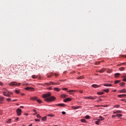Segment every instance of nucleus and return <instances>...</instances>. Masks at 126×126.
<instances>
[{"label":"nucleus","instance_id":"18","mask_svg":"<svg viewBox=\"0 0 126 126\" xmlns=\"http://www.w3.org/2000/svg\"><path fill=\"white\" fill-rule=\"evenodd\" d=\"M99 72H100V73H102L103 72H104V71H105V68H102L101 69H100V70L98 71Z\"/></svg>","mask_w":126,"mask_h":126},{"label":"nucleus","instance_id":"56","mask_svg":"<svg viewBox=\"0 0 126 126\" xmlns=\"http://www.w3.org/2000/svg\"><path fill=\"white\" fill-rule=\"evenodd\" d=\"M33 111L34 112V113H36V110L33 109Z\"/></svg>","mask_w":126,"mask_h":126},{"label":"nucleus","instance_id":"39","mask_svg":"<svg viewBox=\"0 0 126 126\" xmlns=\"http://www.w3.org/2000/svg\"><path fill=\"white\" fill-rule=\"evenodd\" d=\"M99 122V121L98 120L97 121H96V122H95V124L96 125H99V124H100V122Z\"/></svg>","mask_w":126,"mask_h":126},{"label":"nucleus","instance_id":"61","mask_svg":"<svg viewBox=\"0 0 126 126\" xmlns=\"http://www.w3.org/2000/svg\"><path fill=\"white\" fill-rule=\"evenodd\" d=\"M33 115H37V112H35V113H34Z\"/></svg>","mask_w":126,"mask_h":126},{"label":"nucleus","instance_id":"34","mask_svg":"<svg viewBox=\"0 0 126 126\" xmlns=\"http://www.w3.org/2000/svg\"><path fill=\"white\" fill-rule=\"evenodd\" d=\"M81 121L82 122V123H86V120H85V119H82L81 120Z\"/></svg>","mask_w":126,"mask_h":126},{"label":"nucleus","instance_id":"16","mask_svg":"<svg viewBox=\"0 0 126 126\" xmlns=\"http://www.w3.org/2000/svg\"><path fill=\"white\" fill-rule=\"evenodd\" d=\"M120 93H126V89H123L119 91Z\"/></svg>","mask_w":126,"mask_h":126},{"label":"nucleus","instance_id":"59","mask_svg":"<svg viewBox=\"0 0 126 126\" xmlns=\"http://www.w3.org/2000/svg\"><path fill=\"white\" fill-rule=\"evenodd\" d=\"M107 72H108V73H111V71H108Z\"/></svg>","mask_w":126,"mask_h":126},{"label":"nucleus","instance_id":"53","mask_svg":"<svg viewBox=\"0 0 126 126\" xmlns=\"http://www.w3.org/2000/svg\"><path fill=\"white\" fill-rule=\"evenodd\" d=\"M47 77H48V78H50V77H52V76L51 75H48Z\"/></svg>","mask_w":126,"mask_h":126},{"label":"nucleus","instance_id":"5","mask_svg":"<svg viewBox=\"0 0 126 126\" xmlns=\"http://www.w3.org/2000/svg\"><path fill=\"white\" fill-rule=\"evenodd\" d=\"M7 91H7L6 89H3V95H4V96H7V95H6V92H7Z\"/></svg>","mask_w":126,"mask_h":126},{"label":"nucleus","instance_id":"22","mask_svg":"<svg viewBox=\"0 0 126 126\" xmlns=\"http://www.w3.org/2000/svg\"><path fill=\"white\" fill-rule=\"evenodd\" d=\"M84 78V77L83 76H81L80 77H78L77 78V79H83Z\"/></svg>","mask_w":126,"mask_h":126},{"label":"nucleus","instance_id":"11","mask_svg":"<svg viewBox=\"0 0 126 126\" xmlns=\"http://www.w3.org/2000/svg\"><path fill=\"white\" fill-rule=\"evenodd\" d=\"M92 87H94V88H98L100 87V86L97 85L96 84H93L92 85Z\"/></svg>","mask_w":126,"mask_h":126},{"label":"nucleus","instance_id":"43","mask_svg":"<svg viewBox=\"0 0 126 126\" xmlns=\"http://www.w3.org/2000/svg\"><path fill=\"white\" fill-rule=\"evenodd\" d=\"M37 118H38V119H41V116H40V115L38 114L36 116Z\"/></svg>","mask_w":126,"mask_h":126},{"label":"nucleus","instance_id":"17","mask_svg":"<svg viewBox=\"0 0 126 126\" xmlns=\"http://www.w3.org/2000/svg\"><path fill=\"white\" fill-rule=\"evenodd\" d=\"M103 85H104V86H106L107 87H112V84H104Z\"/></svg>","mask_w":126,"mask_h":126},{"label":"nucleus","instance_id":"41","mask_svg":"<svg viewBox=\"0 0 126 126\" xmlns=\"http://www.w3.org/2000/svg\"><path fill=\"white\" fill-rule=\"evenodd\" d=\"M8 94H9V97H10V95H12L13 93L12 92H8Z\"/></svg>","mask_w":126,"mask_h":126},{"label":"nucleus","instance_id":"52","mask_svg":"<svg viewBox=\"0 0 126 126\" xmlns=\"http://www.w3.org/2000/svg\"><path fill=\"white\" fill-rule=\"evenodd\" d=\"M48 89L49 90H52V87L48 88Z\"/></svg>","mask_w":126,"mask_h":126},{"label":"nucleus","instance_id":"47","mask_svg":"<svg viewBox=\"0 0 126 126\" xmlns=\"http://www.w3.org/2000/svg\"><path fill=\"white\" fill-rule=\"evenodd\" d=\"M116 117H117V115H112V118H116Z\"/></svg>","mask_w":126,"mask_h":126},{"label":"nucleus","instance_id":"51","mask_svg":"<svg viewBox=\"0 0 126 126\" xmlns=\"http://www.w3.org/2000/svg\"><path fill=\"white\" fill-rule=\"evenodd\" d=\"M18 120H19V118H16V122H17V121H18Z\"/></svg>","mask_w":126,"mask_h":126},{"label":"nucleus","instance_id":"55","mask_svg":"<svg viewBox=\"0 0 126 126\" xmlns=\"http://www.w3.org/2000/svg\"><path fill=\"white\" fill-rule=\"evenodd\" d=\"M126 64V63H122L121 64V65H122L123 64Z\"/></svg>","mask_w":126,"mask_h":126},{"label":"nucleus","instance_id":"21","mask_svg":"<svg viewBox=\"0 0 126 126\" xmlns=\"http://www.w3.org/2000/svg\"><path fill=\"white\" fill-rule=\"evenodd\" d=\"M42 120L43 121L47 120V116H44L42 118Z\"/></svg>","mask_w":126,"mask_h":126},{"label":"nucleus","instance_id":"46","mask_svg":"<svg viewBox=\"0 0 126 126\" xmlns=\"http://www.w3.org/2000/svg\"><path fill=\"white\" fill-rule=\"evenodd\" d=\"M35 122H40V119H35Z\"/></svg>","mask_w":126,"mask_h":126},{"label":"nucleus","instance_id":"54","mask_svg":"<svg viewBox=\"0 0 126 126\" xmlns=\"http://www.w3.org/2000/svg\"><path fill=\"white\" fill-rule=\"evenodd\" d=\"M80 93H83V91L82 90L80 91Z\"/></svg>","mask_w":126,"mask_h":126},{"label":"nucleus","instance_id":"49","mask_svg":"<svg viewBox=\"0 0 126 126\" xmlns=\"http://www.w3.org/2000/svg\"><path fill=\"white\" fill-rule=\"evenodd\" d=\"M123 81H124L125 82H126V78L123 79Z\"/></svg>","mask_w":126,"mask_h":126},{"label":"nucleus","instance_id":"13","mask_svg":"<svg viewBox=\"0 0 126 126\" xmlns=\"http://www.w3.org/2000/svg\"><path fill=\"white\" fill-rule=\"evenodd\" d=\"M122 113V111L121 110H117L116 111H114L113 112V114H121Z\"/></svg>","mask_w":126,"mask_h":126},{"label":"nucleus","instance_id":"57","mask_svg":"<svg viewBox=\"0 0 126 126\" xmlns=\"http://www.w3.org/2000/svg\"><path fill=\"white\" fill-rule=\"evenodd\" d=\"M25 116H28V113L25 114Z\"/></svg>","mask_w":126,"mask_h":126},{"label":"nucleus","instance_id":"4","mask_svg":"<svg viewBox=\"0 0 126 126\" xmlns=\"http://www.w3.org/2000/svg\"><path fill=\"white\" fill-rule=\"evenodd\" d=\"M21 112H22V110L21 109H20V108H18L17 109L16 112L18 116H20L21 115Z\"/></svg>","mask_w":126,"mask_h":126},{"label":"nucleus","instance_id":"7","mask_svg":"<svg viewBox=\"0 0 126 126\" xmlns=\"http://www.w3.org/2000/svg\"><path fill=\"white\" fill-rule=\"evenodd\" d=\"M87 99H90V100H95L96 98L92 96H87Z\"/></svg>","mask_w":126,"mask_h":126},{"label":"nucleus","instance_id":"14","mask_svg":"<svg viewBox=\"0 0 126 126\" xmlns=\"http://www.w3.org/2000/svg\"><path fill=\"white\" fill-rule=\"evenodd\" d=\"M54 90H55V91H56V92H60V91H61V89L58 88H55L54 89Z\"/></svg>","mask_w":126,"mask_h":126},{"label":"nucleus","instance_id":"24","mask_svg":"<svg viewBox=\"0 0 126 126\" xmlns=\"http://www.w3.org/2000/svg\"><path fill=\"white\" fill-rule=\"evenodd\" d=\"M121 74L117 73L115 74V76L116 78L118 77L119 75H120Z\"/></svg>","mask_w":126,"mask_h":126},{"label":"nucleus","instance_id":"40","mask_svg":"<svg viewBox=\"0 0 126 126\" xmlns=\"http://www.w3.org/2000/svg\"><path fill=\"white\" fill-rule=\"evenodd\" d=\"M63 90H65V91H67V90H68V89L66 88H64L62 89Z\"/></svg>","mask_w":126,"mask_h":126},{"label":"nucleus","instance_id":"3","mask_svg":"<svg viewBox=\"0 0 126 126\" xmlns=\"http://www.w3.org/2000/svg\"><path fill=\"white\" fill-rule=\"evenodd\" d=\"M46 85H59L60 84L53 82H49V83H45Z\"/></svg>","mask_w":126,"mask_h":126},{"label":"nucleus","instance_id":"48","mask_svg":"<svg viewBox=\"0 0 126 126\" xmlns=\"http://www.w3.org/2000/svg\"><path fill=\"white\" fill-rule=\"evenodd\" d=\"M62 114H63V115H65V112L63 111Z\"/></svg>","mask_w":126,"mask_h":126},{"label":"nucleus","instance_id":"19","mask_svg":"<svg viewBox=\"0 0 126 126\" xmlns=\"http://www.w3.org/2000/svg\"><path fill=\"white\" fill-rule=\"evenodd\" d=\"M98 121H99V122H100V121H104V118L102 116H99V119H98Z\"/></svg>","mask_w":126,"mask_h":126},{"label":"nucleus","instance_id":"27","mask_svg":"<svg viewBox=\"0 0 126 126\" xmlns=\"http://www.w3.org/2000/svg\"><path fill=\"white\" fill-rule=\"evenodd\" d=\"M7 124H10V123H11V119H10L9 120H8V121L6 122Z\"/></svg>","mask_w":126,"mask_h":126},{"label":"nucleus","instance_id":"60","mask_svg":"<svg viewBox=\"0 0 126 126\" xmlns=\"http://www.w3.org/2000/svg\"><path fill=\"white\" fill-rule=\"evenodd\" d=\"M84 99H87V97H84Z\"/></svg>","mask_w":126,"mask_h":126},{"label":"nucleus","instance_id":"15","mask_svg":"<svg viewBox=\"0 0 126 126\" xmlns=\"http://www.w3.org/2000/svg\"><path fill=\"white\" fill-rule=\"evenodd\" d=\"M66 97H67V95H66L65 94H62L61 95V98H66Z\"/></svg>","mask_w":126,"mask_h":126},{"label":"nucleus","instance_id":"64","mask_svg":"<svg viewBox=\"0 0 126 126\" xmlns=\"http://www.w3.org/2000/svg\"><path fill=\"white\" fill-rule=\"evenodd\" d=\"M55 75H56V76H58V75L57 74H55Z\"/></svg>","mask_w":126,"mask_h":126},{"label":"nucleus","instance_id":"63","mask_svg":"<svg viewBox=\"0 0 126 126\" xmlns=\"http://www.w3.org/2000/svg\"><path fill=\"white\" fill-rule=\"evenodd\" d=\"M99 63H100V62L97 63H96V64H99Z\"/></svg>","mask_w":126,"mask_h":126},{"label":"nucleus","instance_id":"8","mask_svg":"<svg viewBox=\"0 0 126 126\" xmlns=\"http://www.w3.org/2000/svg\"><path fill=\"white\" fill-rule=\"evenodd\" d=\"M79 108H80V106H72V109H73V110H77V109H79Z\"/></svg>","mask_w":126,"mask_h":126},{"label":"nucleus","instance_id":"33","mask_svg":"<svg viewBox=\"0 0 126 126\" xmlns=\"http://www.w3.org/2000/svg\"><path fill=\"white\" fill-rule=\"evenodd\" d=\"M6 95H5L6 97H9V94H8V91L6 92Z\"/></svg>","mask_w":126,"mask_h":126},{"label":"nucleus","instance_id":"38","mask_svg":"<svg viewBox=\"0 0 126 126\" xmlns=\"http://www.w3.org/2000/svg\"><path fill=\"white\" fill-rule=\"evenodd\" d=\"M6 101H7L8 102H10V101H11V98H6Z\"/></svg>","mask_w":126,"mask_h":126},{"label":"nucleus","instance_id":"9","mask_svg":"<svg viewBox=\"0 0 126 126\" xmlns=\"http://www.w3.org/2000/svg\"><path fill=\"white\" fill-rule=\"evenodd\" d=\"M57 106H58V107H64L65 105H64V104H63V103H60V104H57Z\"/></svg>","mask_w":126,"mask_h":126},{"label":"nucleus","instance_id":"42","mask_svg":"<svg viewBox=\"0 0 126 126\" xmlns=\"http://www.w3.org/2000/svg\"><path fill=\"white\" fill-rule=\"evenodd\" d=\"M66 100H67V101H71V98H69V97H67V98H66Z\"/></svg>","mask_w":126,"mask_h":126},{"label":"nucleus","instance_id":"12","mask_svg":"<svg viewBox=\"0 0 126 126\" xmlns=\"http://www.w3.org/2000/svg\"><path fill=\"white\" fill-rule=\"evenodd\" d=\"M4 100V98L3 97H0V104H2V101Z\"/></svg>","mask_w":126,"mask_h":126},{"label":"nucleus","instance_id":"26","mask_svg":"<svg viewBox=\"0 0 126 126\" xmlns=\"http://www.w3.org/2000/svg\"><path fill=\"white\" fill-rule=\"evenodd\" d=\"M116 117H118V118H121V117H123V115L122 114H117Z\"/></svg>","mask_w":126,"mask_h":126},{"label":"nucleus","instance_id":"36","mask_svg":"<svg viewBox=\"0 0 126 126\" xmlns=\"http://www.w3.org/2000/svg\"><path fill=\"white\" fill-rule=\"evenodd\" d=\"M32 78H33L34 79H35V78H37V76L33 75L32 76Z\"/></svg>","mask_w":126,"mask_h":126},{"label":"nucleus","instance_id":"25","mask_svg":"<svg viewBox=\"0 0 126 126\" xmlns=\"http://www.w3.org/2000/svg\"><path fill=\"white\" fill-rule=\"evenodd\" d=\"M97 94L98 95H103V94H104V92H98Z\"/></svg>","mask_w":126,"mask_h":126},{"label":"nucleus","instance_id":"6","mask_svg":"<svg viewBox=\"0 0 126 126\" xmlns=\"http://www.w3.org/2000/svg\"><path fill=\"white\" fill-rule=\"evenodd\" d=\"M26 90L28 91H34V88L31 87L26 88Z\"/></svg>","mask_w":126,"mask_h":126},{"label":"nucleus","instance_id":"31","mask_svg":"<svg viewBox=\"0 0 126 126\" xmlns=\"http://www.w3.org/2000/svg\"><path fill=\"white\" fill-rule=\"evenodd\" d=\"M125 84H126V83H124V82H122V83H120V85L121 86H124L125 85Z\"/></svg>","mask_w":126,"mask_h":126},{"label":"nucleus","instance_id":"20","mask_svg":"<svg viewBox=\"0 0 126 126\" xmlns=\"http://www.w3.org/2000/svg\"><path fill=\"white\" fill-rule=\"evenodd\" d=\"M125 96H126V94H125L118 95V97L120 98H123V97H125Z\"/></svg>","mask_w":126,"mask_h":126},{"label":"nucleus","instance_id":"50","mask_svg":"<svg viewBox=\"0 0 126 126\" xmlns=\"http://www.w3.org/2000/svg\"><path fill=\"white\" fill-rule=\"evenodd\" d=\"M64 102H67V100H66V98L65 99L63 100Z\"/></svg>","mask_w":126,"mask_h":126},{"label":"nucleus","instance_id":"23","mask_svg":"<svg viewBox=\"0 0 126 126\" xmlns=\"http://www.w3.org/2000/svg\"><path fill=\"white\" fill-rule=\"evenodd\" d=\"M47 117H50L51 118L55 117V115L53 114H48Z\"/></svg>","mask_w":126,"mask_h":126},{"label":"nucleus","instance_id":"37","mask_svg":"<svg viewBox=\"0 0 126 126\" xmlns=\"http://www.w3.org/2000/svg\"><path fill=\"white\" fill-rule=\"evenodd\" d=\"M103 91H104V92H106V93H109V89L103 90Z\"/></svg>","mask_w":126,"mask_h":126},{"label":"nucleus","instance_id":"2","mask_svg":"<svg viewBox=\"0 0 126 126\" xmlns=\"http://www.w3.org/2000/svg\"><path fill=\"white\" fill-rule=\"evenodd\" d=\"M21 84L20 83H17L16 82H11L9 84V85H10V86H20Z\"/></svg>","mask_w":126,"mask_h":126},{"label":"nucleus","instance_id":"32","mask_svg":"<svg viewBox=\"0 0 126 126\" xmlns=\"http://www.w3.org/2000/svg\"><path fill=\"white\" fill-rule=\"evenodd\" d=\"M37 102H38V103H39V104H41V103H42V101H41V100L40 99H38V98L36 99Z\"/></svg>","mask_w":126,"mask_h":126},{"label":"nucleus","instance_id":"35","mask_svg":"<svg viewBox=\"0 0 126 126\" xmlns=\"http://www.w3.org/2000/svg\"><path fill=\"white\" fill-rule=\"evenodd\" d=\"M85 118H86L87 120H89V119H90V116H89V115H87V116L85 117Z\"/></svg>","mask_w":126,"mask_h":126},{"label":"nucleus","instance_id":"28","mask_svg":"<svg viewBox=\"0 0 126 126\" xmlns=\"http://www.w3.org/2000/svg\"><path fill=\"white\" fill-rule=\"evenodd\" d=\"M119 82H121V81L116 80V81H115V84H118V83H119Z\"/></svg>","mask_w":126,"mask_h":126},{"label":"nucleus","instance_id":"62","mask_svg":"<svg viewBox=\"0 0 126 126\" xmlns=\"http://www.w3.org/2000/svg\"><path fill=\"white\" fill-rule=\"evenodd\" d=\"M121 101H125V99H121Z\"/></svg>","mask_w":126,"mask_h":126},{"label":"nucleus","instance_id":"58","mask_svg":"<svg viewBox=\"0 0 126 126\" xmlns=\"http://www.w3.org/2000/svg\"><path fill=\"white\" fill-rule=\"evenodd\" d=\"M20 108H24V106H20Z\"/></svg>","mask_w":126,"mask_h":126},{"label":"nucleus","instance_id":"45","mask_svg":"<svg viewBox=\"0 0 126 126\" xmlns=\"http://www.w3.org/2000/svg\"><path fill=\"white\" fill-rule=\"evenodd\" d=\"M15 93H16L17 94H18V93H19V91H18V90H15Z\"/></svg>","mask_w":126,"mask_h":126},{"label":"nucleus","instance_id":"29","mask_svg":"<svg viewBox=\"0 0 126 126\" xmlns=\"http://www.w3.org/2000/svg\"><path fill=\"white\" fill-rule=\"evenodd\" d=\"M119 70H121V71H124V70H125V67H122L119 68Z\"/></svg>","mask_w":126,"mask_h":126},{"label":"nucleus","instance_id":"10","mask_svg":"<svg viewBox=\"0 0 126 126\" xmlns=\"http://www.w3.org/2000/svg\"><path fill=\"white\" fill-rule=\"evenodd\" d=\"M37 99H38V98L36 96L31 97V100H32V101H35V100H37Z\"/></svg>","mask_w":126,"mask_h":126},{"label":"nucleus","instance_id":"1","mask_svg":"<svg viewBox=\"0 0 126 126\" xmlns=\"http://www.w3.org/2000/svg\"><path fill=\"white\" fill-rule=\"evenodd\" d=\"M43 97L45 98L44 101H46V102H53V101L56 100V97H55V96H51L50 93L43 94Z\"/></svg>","mask_w":126,"mask_h":126},{"label":"nucleus","instance_id":"44","mask_svg":"<svg viewBox=\"0 0 126 126\" xmlns=\"http://www.w3.org/2000/svg\"><path fill=\"white\" fill-rule=\"evenodd\" d=\"M68 92H69V93H71V92H74V90H69Z\"/></svg>","mask_w":126,"mask_h":126},{"label":"nucleus","instance_id":"30","mask_svg":"<svg viewBox=\"0 0 126 126\" xmlns=\"http://www.w3.org/2000/svg\"><path fill=\"white\" fill-rule=\"evenodd\" d=\"M114 108H120V105L117 104L114 106Z\"/></svg>","mask_w":126,"mask_h":126}]
</instances>
